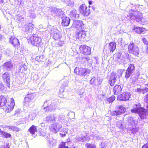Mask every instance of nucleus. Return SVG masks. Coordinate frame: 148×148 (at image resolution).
<instances>
[{
	"mask_svg": "<svg viewBox=\"0 0 148 148\" xmlns=\"http://www.w3.org/2000/svg\"><path fill=\"white\" fill-rule=\"evenodd\" d=\"M115 99V96H112L108 98L107 101L109 103H112L114 101V100Z\"/></svg>",
	"mask_w": 148,
	"mask_h": 148,
	"instance_id": "obj_42",
	"label": "nucleus"
},
{
	"mask_svg": "<svg viewBox=\"0 0 148 148\" xmlns=\"http://www.w3.org/2000/svg\"><path fill=\"white\" fill-rule=\"evenodd\" d=\"M134 31L138 34L144 33L146 29L145 28L136 27H135L133 29Z\"/></svg>",
	"mask_w": 148,
	"mask_h": 148,
	"instance_id": "obj_29",
	"label": "nucleus"
},
{
	"mask_svg": "<svg viewBox=\"0 0 148 148\" xmlns=\"http://www.w3.org/2000/svg\"><path fill=\"white\" fill-rule=\"evenodd\" d=\"M107 145V143L102 142L101 143V148H105Z\"/></svg>",
	"mask_w": 148,
	"mask_h": 148,
	"instance_id": "obj_51",
	"label": "nucleus"
},
{
	"mask_svg": "<svg viewBox=\"0 0 148 148\" xmlns=\"http://www.w3.org/2000/svg\"><path fill=\"white\" fill-rule=\"evenodd\" d=\"M27 69V66L25 65H21L19 67V71L20 72H23L24 71L26 70Z\"/></svg>",
	"mask_w": 148,
	"mask_h": 148,
	"instance_id": "obj_35",
	"label": "nucleus"
},
{
	"mask_svg": "<svg viewBox=\"0 0 148 148\" xmlns=\"http://www.w3.org/2000/svg\"><path fill=\"white\" fill-rule=\"evenodd\" d=\"M20 130V129L14 126H12V128H11V130L13 131L18 132Z\"/></svg>",
	"mask_w": 148,
	"mask_h": 148,
	"instance_id": "obj_45",
	"label": "nucleus"
},
{
	"mask_svg": "<svg viewBox=\"0 0 148 148\" xmlns=\"http://www.w3.org/2000/svg\"><path fill=\"white\" fill-rule=\"evenodd\" d=\"M44 137L45 138L46 140H47L49 141V142H50V136L48 134H45V135ZM51 143V142H50Z\"/></svg>",
	"mask_w": 148,
	"mask_h": 148,
	"instance_id": "obj_49",
	"label": "nucleus"
},
{
	"mask_svg": "<svg viewBox=\"0 0 148 148\" xmlns=\"http://www.w3.org/2000/svg\"><path fill=\"white\" fill-rule=\"evenodd\" d=\"M127 121L128 124L130 125H132V126H135V121L134 120L133 118L130 116L128 117Z\"/></svg>",
	"mask_w": 148,
	"mask_h": 148,
	"instance_id": "obj_30",
	"label": "nucleus"
},
{
	"mask_svg": "<svg viewBox=\"0 0 148 148\" xmlns=\"http://www.w3.org/2000/svg\"><path fill=\"white\" fill-rule=\"evenodd\" d=\"M39 77L37 75L35 74L32 77V78L34 81H36L38 79Z\"/></svg>",
	"mask_w": 148,
	"mask_h": 148,
	"instance_id": "obj_50",
	"label": "nucleus"
},
{
	"mask_svg": "<svg viewBox=\"0 0 148 148\" xmlns=\"http://www.w3.org/2000/svg\"><path fill=\"white\" fill-rule=\"evenodd\" d=\"M20 114V111L19 110H17L15 111V113L14 114L15 116L18 115V114Z\"/></svg>",
	"mask_w": 148,
	"mask_h": 148,
	"instance_id": "obj_57",
	"label": "nucleus"
},
{
	"mask_svg": "<svg viewBox=\"0 0 148 148\" xmlns=\"http://www.w3.org/2000/svg\"><path fill=\"white\" fill-rule=\"evenodd\" d=\"M79 49L81 53L85 55H88L91 53L90 48L86 46L82 45L80 46Z\"/></svg>",
	"mask_w": 148,
	"mask_h": 148,
	"instance_id": "obj_12",
	"label": "nucleus"
},
{
	"mask_svg": "<svg viewBox=\"0 0 148 148\" xmlns=\"http://www.w3.org/2000/svg\"><path fill=\"white\" fill-rule=\"evenodd\" d=\"M55 121H57L58 122H61L64 119L65 116L62 113L55 114Z\"/></svg>",
	"mask_w": 148,
	"mask_h": 148,
	"instance_id": "obj_25",
	"label": "nucleus"
},
{
	"mask_svg": "<svg viewBox=\"0 0 148 148\" xmlns=\"http://www.w3.org/2000/svg\"><path fill=\"white\" fill-rule=\"evenodd\" d=\"M3 38V36L2 34H0V41H2Z\"/></svg>",
	"mask_w": 148,
	"mask_h": 148,
	"instance_id": "obj_62",
	"label": "nucleus"
},
{
	"mask_svg": "<svg viewBox=\"0 0 148 148\" xmlns=\"http://www.w3.org/2000/svg\"><path fill=\"white\" fill-rule=\"evenodd\" d=\"M4 88L3 85L0 83V90H3Z\"/></svg>",
	"mask_w": 148,
	"mask_h": 148,
	"instance_id": "obj_56",
	"label": "nucleus"
},
{
	"mask_svg": "<svg viewBox=\"0 0 148 148\" xmlns=\"http://www.w3.org/2000/svg\"><path fill=\"white\" fill-rule=\"evenodd\" d=\"M116 125L119 128L122 129L123 128L122 122L121 121H118L116 123Z\"/></svg>",
	"mask_w": 148,
	"mask_h": 148,
	"instance_id": "obj_41",
	"label": "nucleus"
},
{
	"mask_svg": "<svg viewBox=\"0 0 148 148\" xmlns=\"http://www.w3.org/2000/svg\"><path fill=\"white\" fill-rule=\"evenodd\" d=\"M142 148H148V144H146L144 145L142 147Z\"/></svg>",
	"mask_w": 148,
	"mask_h": 148,
	"instance_id": "obj_63",
	"label": "nucleus"
},
{
	"mask_svg": "<svg viewBox=\"0 0 148 148\" xmlns=\"http://www.w3.org/2000/svg\"><path fill=\"white\" fill-rule=\"evenodd\" d=\"M2 79L3 81L7 84L10 85V82L11 75L10 73L8 72H6L2 75Z\"/></svg>",
	"mask_w": 148,
	"mask_h": 148,
	"instance_id": "obj_17",
	"label": "nucleus"
},
{
	"mask_svg": "<svg viewBox=\"0 0 148 148\" xmlns=\"http://www.w3.org/2000/svg\"><path fill=\"white\" fill-rule=\"evenodd\" d=\"M49 30L54 40H56L60 39L62 37L60 32L56 28L51 26L49 28Z\"/></svg>",
	"mask_w": 148,
	"mask_h": 148,
	"instance_id": "obj_8",
	"label": "nucleus"
},
{
	"mask_svg": "<svg viewBox=\"0 0 148 148\" xmlns=\"http://www.w3.org/2000/svg\"><path fill=\"white\" fill-rule=\"evenodd\" d=\"M106 45L105 50L107 53H112L115 50L116 48V44L115 42H111L108 45L107 47Z\"/></svg>",
	"mask_w": 148,
	"mask_h": 148,
	"instance_id": "obj_13",
	"label": "nucleus"
},
{
	"mask_svg": "<svg viewBox=\"0 0 148 148\" xmlns=\"http://www.w3.org/2000/svg\"><path fill=\"white\" fill-rule=\"evenodd\" d=\"M43 106L45 111H52L55 110L57 106V104L55 102H52L51 100H47L44 102Z\"/></svg>",
	"mask_w": 148,
	"mask_h": 148,
	"instance_id": "obj_4",
	"label": "nucleus"
},
{
	"mask_svg": "<svg viewBox=\"0 0 148 148\" xmlns=\"http://www.w3.org/2000/svg\"><path fill=\"white\" fill-rule=\"evenodd\" d=\"M90 71V69L84 68L80 66L76 67L74 70V73L77 75L84 77L88 75Z\"/></svg>",
	"mask_w": 148,
	"mask_h": 148,
	"instance_id": "obj_3",
	"label": "nucleus"
},
{
	"mask_svg": "<svg viewBox=\"0 0 148 148\" xmlns=\"http://www.w3.org/2000/svg\"><path fill=\"white\" fill-rule=\"evenodd\" d=\"M86 35V31L82 30H81L78 32H77L75 35V36L76 38L80 39L81 38H84Z\"/></svg>",
	"mask_w": 148,
	"mask_h": 148,
	"instance_id": "obj_24",
	"label": "nucleus"
},
{
	"mask_svg": "<svg viewBox=\"0 0 148 148\" xmlns=\"http://www.w3.org/2000/svg\"><path fill=\"white\" fill-rule=\"evenodd\" d=\"M131 111L132 112L138 113L140 118L142 119H144L146 118L147 113L146 110L141 107L140 103L135 104L133 106V109L131 110Z\"/></svg>",
	"mask_w": 148,
	"mask_h": 148,
	"instance_id": "obj_2",
	"label": "nucleus"
},
{
	"mask_svg": "<svg viewBox=\"0 0 148 148\" xmlns=\"http://www.w3.org/2000/svg\"><path fill=\"white\" fill-rule=\"evenodd\" d=\"M97 79L95 77H92L90 81V83L91 84H93L95 85H98L97 83Z\"/></svg>",
	"mask_w": 148,
	"mask_h": 148,
	"instance_id": "obj_36",
	"label": "nucleus"
},
{
	"mask_svg": "<svg viewBox=\"0 0 148 148\" xmlns=\"http://www.w3.org/2000/svg\"><path fill=\"white\" fill-rule=\"evenodd\" d=\"M90 139V137L88 136L86 137L85 136L82 135L81 136L79 140L82 142H83L85 140L89 141Z\"/></svg>",
	"mask_w": 148,
	"mask_h": 148,
	"instance_id": "obj_37",
	"label": "nucleus"
},
{
	"mask_svg": "<svg viewBox=\"0 0 148 148\" xmlns=\"http://www.w3.org/2000/svg\"><path fill=\"white\" fill-rule=\"evenodd\" d=\"M66 143L62 142L59 145L58 148H68L67 146H66Z\"/></svg>",
	"mask_w": 148,
	"mask_h": 148,
	"instance_id": "obj_43",
	"label": "nucleus"
},
{
	"mask_svg": "<svg viewBox=\"0 0 148 148\" xmlns=\"http://www.w3.org/2000/svg\"><path fill=\"white\" fill-rule=\"evenodd\" d=\"M145 86H147V87L145 88L142 90V92L143 94L145 93L148 91V84L145 85Z\"/></svg>",
	"mask_w": 148,
	"mask_h": 148,
	"instance_id": "obj_46",
	"label": "nucleus"
},
{
	"mask_svg": "<svg viewBox=\"0 0 148 148\" xmlns=\"http://www.w3.org/2000/svg\"><path fill=\"white\" fill-rule=\"evenodd\" d=\"M145 101L146 103H148V93L145 96Z\"/></svg>",
	"mask_w": 148,
	"mask_h": 148,
	"instance_id": "obj_59",
	"label": "nucleus"
},
{
	"mask_svg": "<svg viewBox=\"0 0 148 148\" xmlns=\"http://www.w3.org/2000/svg\"><path fill=\"white\" fill-rule=\"evenodd\" d=\"M134 68L135 67L134 65L132 64H130L129 65L127 70L130 71L131 72L133 73L134 70Z\"/></svg>",
	"mask_w": 148,
	"mask_h": 148,
	"instance_id": "obj_40",
	"label": "nucleus"
},
{
	"mask_svg": "<svg viewBox=\"0 0 148 148\" xmlns=\"http://www.w3.org/2000/svg\"><path fill=\"white\" fill-rule=\"evenodd\" d=\"M35 59L39 62H41L44 61L45 58V56L44 55H41L37 56Z\"/></svg>",
	"mask_w": 148,
	"mask_h": 148,
	"instance_id": "obj_33",
	"label": "nucleus"
},
{
	"mask_svg": "<svg viewBox=\"0 0 148 148\" xmlns=\"http://www.w3.org/2000/svg\"><path fill=\"white\" fill-rule=\"evenodd\" d=\"M60 134L62 137H63L66 136V134L65 132H62V133H60Z\"/></svg>",
	"mask_w": 148,
	"mask_h": 148,
	"instance_id": "obj_60",
	"label": "nucleus"
},
{
	"mask_svg": "<svg viewBox=\"0 0 148 148\" xmlns=\"http://www.w3.org/2000/svg\"><path fill=\"white\" fill-rule=\"evenodd\" d=\"M65 2L67 5L70 7H73L74 5L73 2L71 0H65Z\"/></svg>",
	"mask_w": 148,
	"mask_h": 148,
	"instance_id": "obj_38",
	"label": "nucleus"
},
{
	"mask_svg": "<svg viewBox=\"0 0 148 148\" xmlns=\"http://www.w3.org/2000/svg\"><path fill=\"white\" fill-rule=\"evenodd\" d=\"M79 11L83 16H88L90 14V12L89 8H87L85 4H82L79 7Z\"/></svg>",
	"mask_w": 148,
	"mask_h": 148,
	"instance_id": "obj_10",
	"label": "nucleus"
},
{
	"mask_svg": "<svg viewBox=\"0 0 148 148\" xmlns=\"http://www.w3.org/2000/svg\"><path fill=\"white\" fill-rule=\"evenodd\" d=\"M128 51L130 53L136 56H137L140 52L139 48L137 45L133 42L130 43L129 45Z\"/></svg>",
	"mask_w": 148,
	"mask_h": 148,
	"instance_id": "obj_7",
	"label": "nucleus"
},
{
	"mask_svg": "<svg viewBox=\"0 0 148 148\" xmlns=\"http://www.w3.org/2000/svg\"><path fill=\"white\" fill-rule=\"evenodd\" d=\"M97 84H98V85H99L101 84V82H102V81L103 80V79L101 78L100 79L99 77L98 78V77H97Z\"/></svg>",
	"mask_w": 148,
	"mask_h": 148,
	"instance_id": "obj_54",
	"label": "nucleus"
},
{
	"mask_svg": "<svg viewBox=\"0 0 148 148\" xmlns=\"http://www.w3.org/2000/svg\"><path fill=\"white\" fill-rule=\"evenodd\" d=\"M131 94L127 92L123 93L120 95L118 96V99L123 101L130 100L132 99L131 97Z\"/></svg>",
	"mask_w": 148,
	"mask_h": 148,
	"instance_id": "obj_11",
	"label": "nucleus"
},
{
	"mask_svg": "<svg viewBox=\"0 0 148 148\" xmlns=\"http://www.w3.org/2000/svg\"><path fill=\"white\" fill-rule=\"evenodd\" d=\"M123 87H121V86L116 85L114 88V95H118L121 93Z\"/></svg>",
	"mask_w": 148,
	"mask_h": 148,
	"instance_id": "obj_26",
	"label": "nucleus"
},
{
	"mask_svg": "<svg viewBox=\"0 0 148 148\" xmlns=\"http://www.w3.org/2000/svg\"><path fill=\"white\" fill-rule=\"evenodd\" d=\"M51 12V15L54 17L58 16L61 17L62 16H64V12L61 9L53 8H52Z\"/></svg>",
	"mask_w": 148,
	"mask_h": 148,
	"instance_id": "obj_9",
	"label": "nucleus"
},
{
	"mask_svg": "<svg viewBox=\"0 0 148 148\" xmlns=\"http://www.w3.org/2000/svg\"><path fill=\"white\" fill-rule=\"evenodd\" d=\"M34 25L31 23H29L25 25L23 28V31L26 33H30L33 29Z\"/></svg>",
	"mask_w": 148,
	"mask_h": 148,
	"instance_id": "obj_22",
	"label": "nucleus"
},
{
	"mask_svg": "<svg viewBox=\"0 0 148 148\" xmlns=\"http://www.w3.org/2000/svg\"><path fill=\"white\" fill-rule=\"evenodd\" d=\"M24 17L22 16H20L18 19V21H23L24 20Z\"/></svg>",
	"mask_w": 148,
	"mask_h": 148,
	"instance_id": "obj_58",
	"label": "nucleus"
},
{
	"mask_svg": "<svg viewBox=\"0 0 148 148\" xmlns=\"http://www.w3.org/2000/svg\"><path fill=\"white\" fill-rule=\"evenodd\" d=\"M41 38L36 34H34L29 38V42L32 45L37 46L42 44Z\"/></svg>",
	"mask_w": 148,
	"mask_h": 148,
	"instance_id": "obj_5",
	"label": "nucleus"
},
{
	"mask_svg": "<svg viewBox=\"0 0 148 148\" xmlns=\"http://www.w3.org/2000/svg\"><path fill=\"white\" fill-rule=\"evenodd\" d=\"M62 18L61 25L62 26H67L69 25L70 22V18L65 16H63L61 17Z\"/></svg>",
	"mask_w": 148,
	"mask_h": 148,
	"instance_id": "obj_23",
	"label": "nucleus"
},
{
	"mask_svg": "<svg viewBox=\"0 0 148 148\" xmlns=\"http://www.w3.org/2000/svg\"><path fill=\"white\" fill-rule=\"evenodd\" d=\"M36 116V114L35 113H31L26 118V119L28 121H32L35 119Z\"/></svg>",
	"mask_w": 148,
	"mask_h": 148,
	"instance_id": "obj_31",
	"label": "nucleus"
},
{
	"mask_svg": "<svg viewBox=\"0 0 148 148\" xmlns=\"http://www.w3.org/2000/svg\"><path fill=\"white\" fill-rule=\"evenodd\" d=\"M117 76L114 72L112 73L109 78L108 79L109 83L111 86H113L116 81V78Z\"/></svg>",
	"mask_w": 148,
	"mask_h": 148,
	"instance_id": "obj_20",
	"label": "nucleus"
},
{
	"mask_svg": "<svg viewBox=\"0 0 148 148\" xmlns=\"http://www.w3.org/2000/svg\"><path fill=\"white\" fill-rule=\"evenodd\" d=\"M36 96V95L34 93L27 94L24 100V105L26 106H28L29 102L33 100Z\"/></svg>",
	"mask_w": 148,
	"mask_h": 148,
	"instance_id": "obj_15",
	"label": "nucleus"
},
{
	"mask_svg": "<svg viewBox=\"0 0 148 148\" xmlns=\"http://www.w3.org/2000/svg\"><path fill=\"white\" fill-rule=\"evenodd\" d=\"M29 16L31 18L33 19L34 18H35L36 16L34 13L32 12L30 14Z\"/></svg>",
	"mask_w": 148,
	"mask_h": 148,
	"instance_id": "obj_55",
	"label": "nucleus"
},
{
	"mask_svg": "<svg viewBox=\"0 0 148 148\" xmlns=\"http://www.w3.org/2000/svg\"><path fill=\"white\" fill-rule=\"evenodd\" d=\"M10 100V102H7L6 98L3 96H0V106H3L5 105L4 109L7 112L12 111L15 105L14 99L12 98H11Z\"/></svg>",
	"mask_w": 148,
	"mask_h": 148,
	"instance_id": "obj_1",
	"label": "nucleus"
},
{
	"mask_svg": "<svg viewBox=\"0 0 148 148\" xmlns=\"http://www.w3.org/2000/svg\"><path fill=\"white\" fill-rule=\"evenodd\" d=\"M126 110L125 108L122 106L119 107L118 110L112 111L111 112V114L112 116H118L124 113Z\"/></svg>",
	"mask_w": 148,
	"mask_h": 148,
	"instance_id": "obj_14",
	"label": "nucleus"
},
{
	"mask_svg": "<svg viewBox=\"0 0 148 148\" xmlns=\"http://www.w3.org/2000/svg\"><path fill=\"white\" fill-rule=\"evenodd\" d=\"M14 1L15 4L17 5H19L21 4L22 0H14Z\"/></svg>",
	"mask_w": 148,
	"mask_h": 148,
	"instance_id": "obj_52",
	"label": "nucleus"
},
{
	"mask_svg": "<svg viewBox=\"0 0 148 148\" xmlns=\"http://www.w3.org/2000/svg\"><path fill=\"white\" fill-rule=\"evenodd\" d=\"M141 40L145 44L148 45V41L145 39V38H142Z\"/></svg>",
	"mask_w": 148,
	"mask_h": 148,
	"instance_id": "obj_53",
	"label": "nucleus"
},
{
	"mask_svg": "<svg viewBox=\"0 0 148 148\" xmlns=\"http://www.w3.org/2000/svg\"><path fill=\"white\" fill-rule=\"evenodd\" d=\"M9 42L15 48H18L20 47V43L18 40L14 36H11L10 38Z\"/></svg>",
	"mask_w": 148,
	"mask_h": 148,
	"instance_id": "obj_16",
	"label": "nucleus"
},
{
	"mask_svg": "<svg viewBox=\"0 0 148 148\" xmlns=\"http://www.w3.org/2000/svg\"><path fill=\"white\" fill-rule=\"evenodd\" d=\"M70 16L73 19H78L79 18V14L77 13V11L75 10L71 11L70 13Z\"/></svg>",
	"mask_w": 148,
	"mask_h": 148,
	"instance_id": "obj_27",
	"label": "nucleus"
},
{
	"mask_svg": "<svg viewBox=\"0 0 148 148\" xmlns=\"http://www.w3.org/2000/svg\"><path fill=\"white\" fill-rule=\"evenodd\" d=\"M141 23L144 25L147 24L148 23V20L146 18H144L143 17L140 20Z\"/></svg>",
	"mask_w": 148,
	"mask_h": 148,
	"instance_id": "obj_44",
	"label": "nucleus"
},
{
	"mask_svg": "<svg viewBox=\"0 0 148 148\" xmlns=\"http://www.w3.org/2000/svg\"><path fill=\"white\" fill-rule=\"evenodd\" d=\"M45 120L48 123H51L55 121V114L47 116L46 117Z\"/></svg>",
	"mask_w": 148,
	"mask_h": 148,
	"instance_id": "obj_28",
	"label": "nucleus"
},
{
	"mask_svg": "<svg viewBox=\"0 0 148 148\" xmlns=\"http://www.w3.org/2000/svg\"><path fill=\"white\" fill-rule=\"evenodd\" d=\"M13 64L10 61L5 62L2 65L4 70L5 71H11L13 68Z\"/></svg>",
	"mask_w": 148,
	"mask_h": 148,
	"instance_id": "obj_18",
	"label": "nucleus"
},
{
	"mask_svg": "<svg viewBox=\"0 0 148 148\" xmlns=\"http://www.w3.org/2000/svg\"><path fill=\"white\" fill-rule=\"evenodd\" d=\"M90 60L89 57L85 55L84 56L82 57L81 59V62H88Z\"/></svg>",
	"mask_w": 148,
	"mask_h": 148,
	"instance_id": "obj_34",
	"label": "nucleus"
},
{
	"mask_svg": "<svg viewBox=\"0 0 148 148\" xmlns=\"http://www.w3.org/2000/svg\"><path fill=\"white\" fill-rule=\"evenodd\" d=\"M143 16L142 14L140 13H138L136 14L133 13H131L129 15H127L126 19L128 20L130 19L134 21H136L139 22L141 20Z\"/></svg>",
	"mask_w": 148,
	"mask_h": 148,
	"instance_id": "obj_6",
	"label": "nucleus"
},
{
	"mask_svg": "<svg viewBox=\"0 0 148 148\" xmlns=\"http://www.w3.org/2000/svg\"><path fill=\"white\" fill-rule=\"evenodd\" d=\"M133 73L128 70H127L125 72V77L126 79L129 78Z\"/></svg>",
	"mask_w": 148,
	"mask_h": 148,
	"instance_id": "obj_39",
	"label": "nucleus"
},
{
	"mask_svg": "<svg viewBox=\"0 0 148 148\" xmlns=\"http://www.w3.org/2000/svg\"><path fill=\"white\" fill-rule=\"evenodd\" d=\"M62 127V126L61 124L56 122L52 125L51 127V130L55 133H57Z\"/></svg>",
	"mask_w": 148,
	"mask_h": 148,
	"instance_id": "obj_19",
	"label": "nucleus"
},
{
	"mask_svg": "<svg viewBox=\"0 0 148 148\" xmlns=\"http://www.w3.org/2000/svg\"><path fill=\"white\" fill-rule=\"evenodd\" d=\"M29 131L32 134H34L37 131L36 126L32 125L29 129Z\"/></svg>",
	"mask_w": 148,
	"mask_h": 148,
	"instance_id": "obj_32",
	"label": "nucleus"
},
{
	"mask_svg": "<svg viewBox=\"0 0 148 148\" xmlns=\"http://www.w3.org/2000/svg\"><path fill=\"white\" fill-rule=\"evenodd\" d=\"M12 126H9V125H6L5 126V127L9 130H11V128H12Z\"/></svg>",
	"mask_w": 148,
	"mask_h": 148,
	"instance_id": "obj_64",
	"label": "nucleus"
},
{
	"mask_svg": "<svg viewBox=\"0 0 148 148\" xmlns=\"http://www.w3.org/2000/svg\"><path fill=\"white\" fill-rule=\"evenodd\" d=\"M45 134H46V133L45 132H40V136H43L44 137L45 135Z\"/></svg>",
	"mask_w": 148,
	"mask_h": 148,
	"instance_id": "obj_61",
	"label": "nucleus"
},
{
	"mask_svg": "<svg viewBox=\"0 0 148 148\" xmlns=\"http://www.w3.org/2000/svg\"><path fill=\"white\" fill-rule=\"evenodd\" d=\"M138 128H134L131 130V131L133 134H136L138 131Z\"/></svg>",
	"mask_w": 148,
	"mask_h": 148,
	"instance_id": "obj_48",
	"label": "nucleus"
},
{
	"mask_svg": "<svg viewBox=\"0 0 148 148\" xmlns=\"http://www.w3.org/2000/svg\"><path fill=\"white\" fill-rule=\"evenodd\" d=\"M85 145L87 148H96L95 146L92 144L87 143Z\"/></svg>",
	"mask_w": 148,
	"mask_h": 148,
	"instance_id": "obj_47",
	"label": "nucleus"
},
{
	"mask_svg": "<svg viewBox=\"0 0 148 148\" xmlns=\"http://www.w3.org/2000/svg\"><path fill=\"white\" fill-rule=\"evenodd\" d=\"M84 24L81 21H74L73 23V27L77 29L83 28L85 27Z\"/></svg>",
	"mask_w": 148,
	"mask_h": 148,
	"instance_id": "obj_21",
	"label": "nucleus"
}]
</instances>
